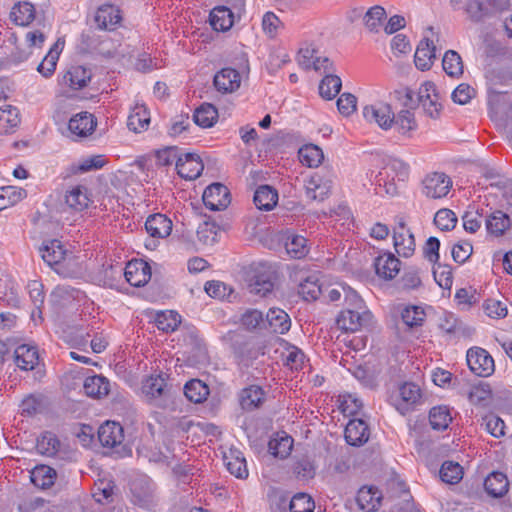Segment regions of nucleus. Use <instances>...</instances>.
<instances>
[{"mask_svg":"<svg viewBox=\"0 0 512 512\" xmlns=\"http://www.w3.org/2000/svg\"><path fill=\"white\" fill-rule=\"evenodd\" d=\"M172 227V220L166 215L161 213L150 215L145 222V229L150 236L145 242L146 248L154 250L158 246L159 239H165L171 234Z\"/></svg>","mask_w":512,"mask_h":512,"instance_id":"obj_1","label":"nucleus"},{"mask_svg":"<svg viewBox=\"0 0 512 512\" xmlns=\"http://www.w3.org/2000/svg\"><path fill=\"white\" fill-rule=\"evenodd\" d=\"M408 176V167L399 160H391L389 163L376 175L375 182L378 186H384L385 192L389 195L396 193L395 178L399 181H404Z\"/></svg>","mask_w":512,"mask_h":512,"instance_id":"obj_2","label":"nucleus"},{"mask_svg":"<svg viewBox=\"0 0 512 512\" xmlns=\"http://www.w3.org/2000/svg\"><path fill=\"white\" fill-rule=\"evenodd\" d=\"M421 390L418 385L403 383L398 392L392 396V404L402 415L411 411L421 400Z\"/></svg>","mask_w":512,"mask_h":512,"instance_id":"obj_3","label":"nucleus"},{"mask_svg":"<svg viewBox=\"0 0 512 512\" xmlns=\"http://www.w3.org/2000/svg\"><path fill=\"white\" fill-rule=\"evenodd\" d=\"M452 187L449 176L441 172L427 174L422 180V193L431 199L445 197Z\"/></svg>","mask_w":512,"mask_h":512,"instance_id":"obj_4","label":"nucleus"},{"mask_svg":"<svg viewBox=\"0 0 512 512\" xmlns=\"http://www.w3.org/2000/svg\"><path fill=\"white\" fill-rule=\"evenodd\" d=\"M418 99L420 106L427 116L433 119L439 117L442 110L441 97L433 82L426 81L420 86Z\"/></svg>","mask_w":512,"mask_h":512,"instance_id":"obj_5","label":"nucleus"},{"mask_svg":"<svg viewBox=\"0 0 512 512\" xmlns=\"http://www.w3.org/2000/svg\"><path fill=\"white\" fill-rule=\"evenodd\" d=\"M332 176L330 173H313L305 180V194L313 201H323L328 197L332 188Z\"/></svg>","mask_w":512,"mask_h":512,"instance_id":"obj_6","label":"nucleus"},{"mask_svg":"<svg viewBox=\"0 0 512 512\" xmlns=\"http://www.w3.org/2000/svg\"><path fill=\"white\" fill-rule=\"evenodd\" d=\"M371 318L372 314L369 310L345 308L339 313L336 324L339 329L353 333L359 331Z\"/></svg>","mask_w":512,"mask_h":512,"instance_id":"obj_7","label":"nucleus"},{"mask_svg":"<svg viewBox=\"0 0 512 512\" xmlns=\"http://www.w3.org/2000/svg\"><path fill=\"white\" fill-rule=\"evenodd\" d=\"M466 358L467 364L474 374L487 377L494 372V360L486 350L479 347L470 348Z\"/></svg>","mask_w":512,"mask_h":512,"instance_id":"obj_8","label":"nucleus"},{"mask_svg":"<svg viewBox=\"0 0 512 512\" xmlns=\"http://www.w3.org/2000/svg\"><path fill=\"white\" fill-rule=\"evenodd\" d=\"M363 117L369 123H375L380 128L388 130L393 126L394 113L391 106L384 102H377L363 108Z\"/></svg>","mask_w":512,"mask_h":512,"instance_id":"obj_9","label":"nucleus"},{"mask_svg":"<svg viewBox=\"0 0 512 512\" xmlns=\"http://www.w3.org/2000/svg\"><path fill=\"white\" fill-rule=\"evenodd\" d=\"M393 244L399 256L410 257L415 251V239L403 219H399L393 229Z\"/></svg>","mask_w":512,"mask_h":512,"instance_id":"obj_10","label":"nucleus"},{"mask_svg":"<svg viewBox=\"0 0 512 512\" xmlns=\"http://www.w3.org/2000/svg\"><path fill=\"white\" fill-rule=\"evenodd\" d=\"M507 93L492 92L489 96L490 116L498 125L503 126L507 137L512 142V106L504 118L502 115L501 102H506Z\"/></svg>","mask_w":512,"mask_h":512,"instance_id":"obj_11","label":"nucleus"},{"mask_svg":"<svg viewBox=\"0 0 512 512\" xmlns=\"http://www.w3.org/2000/svg\"><path fill=\"white\" fill-rule=\"evenodd\" d=\"M165 378L161 374L151 375L143 380L141 396L149 404L160 406L166 394Z\"/></svg>","mask_w":512,"mask_h":512,"instance_id":"obj_12","label":"nucleus"},{"mask_svg":"<svg viewBox=\"0 0 512 512\" xmlns=\"http://www.w3.org/2000/svg\"><path fill=\"white\" fill-rule=\"evenodd\" d=\"M203 202L211 211H220L228 207L231 202L228 188L220 183L209 185L203 193Z\"/></svg>","mask_w":512,"mask_h":512,"instance_id":"obj_13","label":"nucleus"},{"mask_svg":"<svg viewBox=\"0 0 512 512\" xmlns=\"http://www.w3.org/2000/svg\"><path fill=\"white\" fill-rule=\"evenodd\" d=\"M204 169L203 162L195 153H182L176 162L178 175L185 180L198 178Z\"/></svg>","mask_w":512,"mask_h":512,"instance_id":"obj_14","label":"nucleus"},{"mask_svg":"<svg viewBox=\"0 0 512 512\" xmlns=\"http://www.w3.org/2000/svg\"><path fill=\"white\" fill-rule=\"evenodd\" d=\"M274 287L273 272L265 264H259L255 269V275L249 283L250 292L265 297L271 293Z\"/></svg>","mask_w":512,"mask_h":512,"instance_id":"obj_15","label":"nucleus"},{"mask_svg":"<svg viewBox=\"0 0 512 512\" xmlns=\"http://www.w3.org/2000/svg\"><path fill=\"white\" fill-rule=\"evenodd\" d=\"M127 282L135 287L144 286L151 278V267L142 259L131 260L124 269Z\"/></svg>","mask_w":512,"mask_h":512,"instance_id":"obj_16","label":"nucleus"},{"mask_svg":"<svg viewBox=\"0 0 512 512\" xmlns=\"http://www.w3.org/2000/svg\"><path fill=\"white\" fill-rule=\"evenodd\" d=\"M96 125V119L91 113L80 112L69 120L68 129L73 136L84 138L94 132Z\"/></svg>","mask_w":512,"mask_h":512,"instance_id":"obj_17","label":"nucleus"},{"mask_svg":"<svg viewBox=\"0 0 512 512\" xmlns=\"http://www.w3.org/2000/svg\"><path fill=\"white\" fill-rule=\"evenodd\" d=\"M213 83L217 91L223 94L233 93L241 85V75L233 68H223L215 74Z\"/></svg>","mask_w":512,"mask_h":512,"instance_id":"obj_18","label":"nucleus"},{"mask_svg":"<svg viewBox=\"0 0 512 512\" xmlns=\"http://www.w3.org/2000/svg\"><path fill=\"white\" fill-rule=\"evenodd\" d=\"M381 491L372 485L362 486L356 495V503L364 512H375L381 504Z\"/></svg>","mask_w":512,"mask_h":512,"instance_id":"obj_19","label":"nucleus"},{"mask_svg":"<svg viewBox=\"0 0 512 512\" xmlns=\"http://www.w3.org/2000/svg\"><path fill=\"white\" fill-rule=\"evenodd\" d=\"M98 438L104 447H117L124 439L123 428L117 422L106 421L98 429Z\"/></svg>","mask_w":512,"mask_h":512,"instance_id":"obj_20","label":"nucleus"},{"mask_svg":"<svg viewBox=\"0 0 512 512\" xmlns=\"http://www.w3.org/2000/svg\"><path fill=\"white\" fill-rule=\"evenodd\" d=\"M15 365L23 371L33 370L39 363V354L35 346L21 344L14 351Z\"/></svg>","mask_w":512,"mask_h":512,"instance_id":"obj_21","label":"nucleus"},{"mask_svg":"<svg viewBox=\"0 0 512 512\" xmlns=\"http://www.w3.org/2000/svg\"><path fill=\"white\" fill-rule=\"evenodd\" d=\"M21 123V114L16 106L5 104L0 107V135L16 132Z\"/></svg>","mask_w":512,"mask_h":512,"instance_id":"obj_22","label":"nucleus"},{"mask_svg":"<svg viewBox=\"0 0 512 512\" xmlns=\"http://www.w3.org/2000/svg\"><path fill=\"white\" fill-rule=\"evenodd\" d=\"M121 19L119 9L113 5L100 6L94 17L97 27L101 30H114Z\"/></svg>","mask_w":512,"mask_h":512,"instance_id":"obj_23","label":"nucleus"},{"mask_svg":"<svg viewBox=\"0 0 512 512\" xmlns=\"http://www.w3.org/2000/svg\"><path fill=\"white\" fill-rule=\"evenodd\" d=\"M436 59V47L432 40L424 39L417 46L414 62L421 71L429 70Z\"/></svg>","mask_w":512,"mask_h":512,"instance_id":"obj_24","label":"nucleus"},{"mask_svg":"<svg viewBox=\"0 0 512 512\" xmlns=\"http://www.w3.org/2000/svg\"><path fill=\"white\" fill-rule=\"evenodd\" d=\"M369 438L368 426L361 419H352L345 428V439L349 445L360 446Z\"/></svg>","mask_w":512,"mask_h":512,"instance_id":"obj_25","label":"nucleus"},{"mask_svg":"<svg viewBox=\"0 0 512 512\" xmlns=\"http://www.w3.org/2000/svg\"><path fill=\"white\" fill-rule=\"evenodd\" d=\"M374 265L377 275L384 279H393L400 271V261L391 253L378 256Z\"/></svg>","mask_w":512,"mask_h":512,"instance_id":"obj_26","label":"nucleus"},{"mask_svg":"<svg viewBox=\"0 0 512 512\" xmlns=\"http://www.w3.org/2000/svg\"><path fill=\"white\" fill-rule=\"evenodd\" d=\"M83 388L87 396L101 399L109 394L111 385L106 377L93 375L84 380Z\"/></svg>","mask_w":512,"mask_h":512,"instance_id":"obj_27","label":"nucleus"},{"mask_svg":"<svg viewBox=\"0 0 512 512\" xmlns=\"http://www.w3.org/2000/svg\"><path fill=\"white\" fill-rule=\"evenodd\" d=\"M90 80L91 72L80 65L70 67L63 76V83L74 90L86 87Z\"/></svg>","mask_w":512,"mask_h":512,"instance_id":"obj_28","label":"nucleus"},{"mask_svg":"<svg viewBox=\"0 0 512 512\" xmlns=\"http://www.w3.org/2000/svg\"><path fill=\"white\" fill-rule=\"evenodd\" d=\"M278 334H285L291 328V319L289 315L280 308H270L266 314L265 324Z\"/></svg>","mask_w":512,"mask_h":512,"instance_id":"obj_29","label":"nucleus"},{"mask_svg":"<svg viewBox=\"0 0 512 512\" xmlns=\"http://www.w3.org/2000/svg\"><path fill=\"white\" fill-rule=\"evenodd\" d=\"M299 63L306 68H313L316 71L328 73L332 71V62L325 56H315L314 51L305 49L299 53Z\"/></svg>","mask_w":512,"mask_h":512,"instance_id":"obj_30","label":"nucleus"},{"mask_svg":"<svg viewBox=\"0 0 512 512\" xmlns=\"http://www.w3.org/2000/svg\"><path fill=\"white\" fill-rule=\"evenodd\" d=\"M149 124H150L149 111L147 110V108L144 104L137 103L133 107V109L128 117V121H127L128 128L135 133H140V132L146 130L148 128Z\"/></svg>","mask_w":512,"mask_h":512,"instance_id":"obj_31","label":"nucleus"},{"mask_svg":"<svg viewBox=\"0 0 512 512\" xmlns=\"http://www.w3.org/2000/svg\"><path fill=\"white\" fill-rule=\"evenodd\" d=\"M484 487L489 495L495 498H500L508 491L509 482L504 473L492 472L486 477Z\"/></svg>","mask_w":512,"mask_h":512,"instance_id":"obj_32","label":"nucleus"},{"mask_svg":"<svg viewBox=\"0 0 512 512\" xmlns=\"http://www.w3.org/2000/svg\"><path fill=\"white\" fill-rule=\"evenodd\" d=\"M64 46V42L58 40L48 51L44 59L37 67V71L45 78H50L57 66L61 50Z\"/></svg>","mask_w":512,"mask_h":512,"instance_id":"obj_33","label":"nucleus"},{"mask_svg":"<svg viewBox=\"0 0 512 512\" xmlns=\"http://www.w3.org/2000/svg\"><path fill=\"white\" fill-rule=\"evenodd\" d=\"M65 202L71 209L75 211H83L91 202L88 189L84 186H74L70 188L66 192Z\"/></svg>","mask_w":512,"mask_h":512,"instance_id":"obj_34","label":"nucleus"},{"mask_svg":"<svg viewBox=\"0 0 512 512\" xmlns=\"http://www.w3.org/2000/svg\"><path fill=\"white\" fill-rule=\"evenodd\" d=\"M281 357L284 364L291 370L301 369L305 362L304 353L296 346L285 341L281 342Z\"/></svg>","mask_w":512,"mask_h":512,"instance_id":"obj_35","label":"nucleus"},{"mask_svg":"<svg viewBox=\"0 0 512 512\" xmlns=\"http://www.w3.org/2000/svg\"><path fill=\"white\" fill-rule=\"evenodd\" d=\"M278 202L277 191L268 185L259 186L254 194V203L260 210L270 211Z\"/></svg>","mask_w":512,"mask_h":512,"instance_id":"obj_36","label":"nucleus"},{"mask_svg":"<svg viewBox=\"0 0 512 512\" xmlns=\"http://www.w3.org/2000/svg\"><path fill=\"white\" fill-rule=\"evenodd\" d=\"M265 398L264 390L257 385L244 388L240 393V404L245 410H253L259 407Z\"/></svg>","mask_w":512,"mask_h":512,"instance_id":"obj_37","label":"nucleus"},{"mask_svg":"<svg viewBox=\"0 0 512 512\" xmlns=\"http://www.w3.org/2000/svg\"><path fill=\"white\" fill-rule=\"evenodd\" d=\"M210 24L216 31H227L233 25V14L230 9L225 6L215 7L210 12Z\"/></svg>","mask_w":512,"mask_h":512,"instance_id":"obj_38","label":"nucleus"},{"mask_svg":"<svg viewBox=\"0 0 512 512\" xmlns=\"http://www.w3.org/2000/svg\"><path fill=\"white\" fill-rule=\"evenodd\" d=\"M43 260L49 265L60 264L66 255V251L58 240H51L41 248Z\"/></svg>","mask_w":512,"mask_h":512,"instance_id":"obj_39","label":"nucleus"},{"mask_svg":"<svg viewBox=\"0 0 512 512\" xmlns=\"http://www.w3.org/2000/svg\"><path fill=\"white\" fill-rule=\"evenodd\" d=\"M10 18L16 25L26 26L34 20L35 8L28 2H20L13 6Z\"/></svg>","mask_w":512,"mask_h":512,"instance_id":"obj_40","label":"nucleus"},{"mask_svg":"<svg viewBox=\"0 0 512 512\" xmlns=\"http://www.w3.org/2000/svg\"><path fill=\"white\" fill-rule=\"evenodd\" d=\"M298 156L300 162L310 168L318 167L324 159L322 149L314 144H308L301 147L299 149Z\"/></svg>","mask_w":512,"mask_h":512,"instance_id":"obj_41","label":"nucleus"},{"mask_svg":"<svg viewBox=\"0 0 512 512\" xmlns=\"http://www.w3.org/2000/svg\"><path fill=\"white\" fill-rule=\"evenodd\" d=\"M55 479L56 471L47 465L36 466L31 471V481L37 487L49 488L54 484Z\"/></svg>","mask_w":512,"mask_h":512,"instance_id":"obj_42","label":"nucleus"},{"mask_svg":"<svg viewBox=\"0 0 512 512\" xmlns=\"http://www.w3.org/2000/svg\"><path fill=\"white\" fill-rule=\"evenodd\" d=\"M270 453L279 458H286L293 447V439L287 434H277L268 443Z\"/></svg>","mask_w":512,"mask_h":512,"instance_id":"obj_43","label":"nucleus"},{"mask_svg":"<svg viewBox=\"0 0 512 512\" xmlns=\"http://www.w3.org/2000/svg\"><path fill=\"white\" fill-rule=\"evenodd\" d=\"M442 66L450 77L458 78L463 74L464 66L461 56L454 50H448L443 56Z\"/></svg>","mask_w":512,"mask_h":512,"instance_id":"obj_44","label":"nucleus"},{"mask_svg":"<svg viewBox=\"0 0 512 512\" xmlns=\"http://www.w3.org/2000/svg\"><path fill=\"white\" fill-rule=\"evenodd\" d=\"M184 394L189 401L201 403L206 400L209 395V388L201 380L194 379L185 384Z\"/></svg>","mask_w":512,"mask_h":512,"instance_id":"obj_45","label":"nucleus"},{"mask_svg":"<svg viewBox=\"0 0 512 512\" xmlns=\"http://www.w3.org/2000/svg\"><path fill=\"white\" fill-rule=\"evenodd\" d=\"M194 122L202 127L209 128L214 125L218 118L217 109L211 104H203L197 108L193 115Z\"/></svg>","mask_w":512,"mask_h":512,"instance_id":"obj_46","label":"nucleus"},{"mask_svg":"<svg viewBox=\"0 0 512 512\" xmlns=\"http://www.w3.org/2000/svg\"><path fill=\"white\" fill-rule=\"evenodd\" d=\"M510 227V218L502 211L493 212L486 220L489 233L500 236Z\"/></svg>","mask_w":512,"mask_h":512,"instance_id":"obj_47","label":"nucleus"},{"mask_svg":"<svg viewBox=\"0 0 512 512\" xmlns=\"http://www.w3.org/2000/svg\"><path fill=\"white\" fill-rule=\"evenodd\" d=\"M287 253L296 259L305 257L309 252L307 239L301 235L289 236L285 243Z\"/></svg>","mask_w":512,"mask_h":512,"instance_id":"obj_48","label":"nucleus"},{"mask_svg":"<svg viewBox=\"0 0 512 512\" xmlns=\"http://www.w3.org/2000/svg\"><path fill=\"white\" fill-rule=\"evenodd\" d=\"M181 322L180 315L175 311H161L155 316V324L163 332L174 331Z\"/></svg>","mask_w":512,"mask_h":512,"instance_id":"obj_49","label":"nucleus"},{"mask_svg":"<svg viewBox=\"0 0 512 512\" xmlns=\"http://www.w3.org/2000/svg\"><path fill=\"white\" fill-rule=\"evenodd\" d=\"M440 478L447 484H457L463 478L462 466L453 461H445L440 469Z\"/></svg>","mask_w":512,"mask_h":512,"instance_id":"obj_50","label":"nucleus"},{"mask_svg":"<svg viewBox=\"0 0 512 512\" xmlns=\"http://www.w3.org/2000/svg\"><path fill=\"white\" fill-rule=\"evenodd\" d=\"M450 410L446 406L433 407L429 413V421L433 429H446L451 422Z\"/></svg>","mask_w":512,"mask_h":512,"instance_id":"obj_51","label":"nucleus"},{"mask_svg":"<svg viewBox=\"0 0 512 512\" xmlns=\"http://www.w3.org/2000/svg\"><path fill=\"white\" fill-rule=\"evenodd\" d=\"M341 86L342 82L338 76L328 74L319 85V93L323 98L330 100L340 92Z\"/></svg>","mask_w":512,"mask_h":512,"instance_id":"obj_52","label":"nucleus"},{"mask_svg":"<svg viewBox=\"0 0 512 512\" xmlns=\"http://www.w3.org/2000/svg\"><path fill=\"white\" fill-rule=\"evenodd\" d=\"M59 447L60 441L51 432L43 433L37 440V450L43 455H55Z\"/></svg>","mask_w":512,"mask_h":512,"instance_id":"obj_53","label":"nucleus"},{"mask_svg":"<svg viewBox=\"0 0 512 512\" xmlns=\"http://www.w3.org/2000/svg\"><path fill=\"white\" fill-rule=\"evenodd\" d=\"M393 125L401 134H407L417 127L414 113L409 110H402L397 116L394 115Z\"/></svg>","mask_w":512,"mask_h":512,"instance_id":"obj_54","label":"nucleus"},{"mask_svg":"<svg viewBox=\"0 0 512 512\" xmlns=\"http://www.w3.org/2000/svg\"><path fill=\"white\" fill-rule=\"evenodd\" d=\"M425 316V311L421 306H407L401 312L403 322L409 327L422 325Z\"/></svg>","mask_w":512,"mask_h":512,"instance_id":"obj_55","label":"nucleus"},{"mask_svg":"<svg viewBox=\"0 0 512 512\" xmlns=\"http://www.w3.org/2000/svg\"><path fill=\"white\" fill-rule=\"evenodd\" d=\"M26 197V191L21 188L7 186L0 188V203L4 204V209L13 206Z\"/></svg>","mask_w":512,"mask_h":512,"instance_id":"obj_56","label":"nucleus"},{"mask_svg":"<svg viewBox=\"0 0 512 512\" xmlns=\"http://www.w3.org/2000/svg\"><path fill=\"white\" fill-rule=\"evenodd\" d=\"M289 509L290 512H314L315 503L308 494L298 493L292 497Z\"/></svg>","mask_w":512,"mask_h":512,"instance_id":"obj_57","label":"nucleus"},{"mask_svg":"<svg viewBox=\"0 0 512 512\" xmlns=\"http://www.w3.org/2000/svg\"><path fill=\"white\" fill-rule=\"evenodd\" d=\"M241 325L247 330H255L265 325L263 313L257 309H247L240 318Z\"/></svg>","mask_w":512,"mask_h":512,"instance_id":"obj_58","label":"nucleus"},{"mask_svg":"<svg viewBox=\"0 0 512 512\" xmlns=\"http://www.w3.org/2000/svg\"><path fill=\"white\" fill-rule=\"evenodd\" d=\"M434 279L437 284L446 290H450L453 285L452 268L449 265L438 264L433 268Z\"/></svg>","mask_w":512,"mask_h":512,"instance_id":"obj_59","label":"nucleus"},{"mask_svg":"<svg viewBox=\"0 0 512 512\" xmlns=\"http://www.w3.org/2000/svg\"><path fill=\"white\" fill-rule=\"evenodd\" d=\"M434 223L442 231H450L456 226L457 217L450 209H440L435 214Z\"/></svg>","mask_w":512,"mask_h":512,"instance_id":"obj_60","label":"nucleus"},{"mask_svg":"<svg viewBox=\"0 0 512 512\" xmlns=\"http://www.w3.org/2000/svg\"><path fill=\"white\" fill-rule=\"evenodd\" d=\"M481 426L494 437H501L505 434L504 421L495 414H489L483 417Z\"/></svg>","mask_w":512,"mask_h":512,"instance_id":"obj_61","label":"nucleus"},{"mask_svg":"<svg viewBox=\"0 0 512 512\" xmlns=\"http://www.w3.org/2000/svg\"><path fill=\"white\" fill-rule=\"evenodd\" d=\"M476 95L475 89L467 83L459 84L451 94L454 103L459 105L468 104Z\"/></svg>","mask_w":512,"mask_h":512,"instance_id":"obj_62","label":"nucleus"},{"mask_svg":"<svg viewBox=\"0 0 512 512\" xmlns=\"http://www.w3.org/2000/svg\"><path fill=\"white\" fill-rule=\"evenodd\" d=\"M386 17V11L383 7L381 6H374V7H371L365 14L364 16V22H365V25L366 27L373 31V30H376L382 20Z\"/></svg>","mask_w":512,"mask_h":512,"instance_id":"obj_63","label":"nucleus"},{"mask_svg":"<svg viewBox=\"0 0 512 512\" xmlns=\"http://www.w3.org/2000/svg\"><path fill=\"white\" fill-rule=\"evenodd\" d=\"M106 159L103 155H92L82 158L78 162L77 171L84 173L93 170H98L104 167Z\"/></svg>","mask_w":512,"mask_h":512,"instance_id":"obj_64","label":"nucleus"}]
</instances>
